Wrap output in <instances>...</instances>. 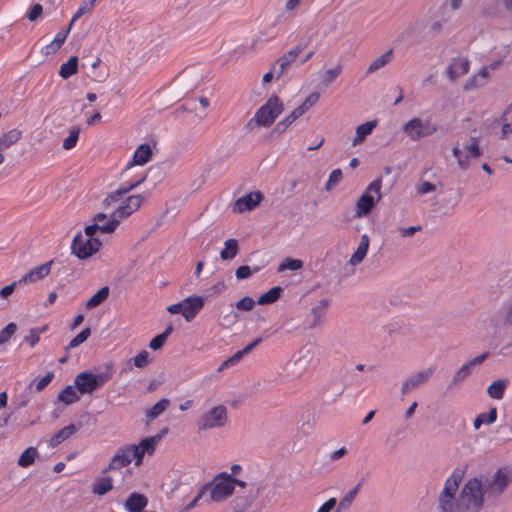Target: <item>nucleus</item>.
Masks as SVG:
<instances>
[{"label":"nucleus","instance_id":"nucleus-10","mask_svg":"<svg viewBox=\"0 0 512 512\" xmlns=\"http://www.w3.org/2000/svg\"><path fill=\"white\" fill-rule=\"evenodd\" d=\"M167 432L168 428L164 427L158 434L144 438L138 444H130L135 466L142 465L145 455L151 456L154 454L158 443Z\"/></svg>","mask_w":512,"mask_h":512},{"label":"nucleus","instance_id":"nucleus-38","mask_svg":"<svg viewBox=\"0 0 512 512\" xmlns=\"http://www.w3.org/2000/svg\"><path fill=\"white\" fill-rule=\"evenodd\" d=\"M238 253V242L235 239H228L224 243V248L220 252V257L222 260H231Z\"/></svg>","mask_w":512,"mask_h":512},{"label":"nucleus","instance_id":"nucleus-43","mask_svg":"<svg viewBox=\"0 0 512 512\" xmlns=\"http://www.w3.org/2000/svg\"><path fill=\"white\" fill-rule=\"evenodd\" d=\"M91 335L90 328L83 329L78 335H76L66 346L65 350L69 351L71 349H74L78 346H80L82 343H84L88 337Z\"/></svg>","mask_w":512,"mask_h":512},{"label":"nucleus","instance_id":"nucleus-60","mask_svg":"<svg viewBox=\"0 0 512 512\" xmlns=\"http://www.w3.org/2000/svg\"><path fill=\"white\" fill-rule=\"evenodd\" d=\"M436 189L435 185L430 182H423L417 187V192L420 195H425L430 192H433Z\"/></svg>","mask_w":512,"mask_h":512},{"label":"nucleus","instance_id":"nucleus-21","mask_svg":"<svg viewBox=\"0 0 512 512\" xmlns=\"http://www.w3.org/2000/svg\"><path fill=\"white\" fill-rule=\"evenodd\" d=\"M261 341H262L261 338H257L256 340L251 342L249 345H247L242 350L237 351L235 354H233L231 357L226 359L220 365V367L218 368V371L221 372V371H223L226 368H229V367H232V366H235L236 364H238L241 361V359L245 355L249 354Z\"/></svg>","mask_w":512,"mask_h":512},{"label":"nucleus","instance_id":"nucleus-8","mask_svg":"<svg viewBox=\"0 0 512 512\" xmlns=\"http://www.w3.org/2000/svg\"><path fill=\"white\" fill-rule=\"evenodd\" d=\"M381 188V178L375 179L367 186L364 193L358 198V200L355 203V218L365 217L373 210L375 205L382 198Z\"/></svg>","mask_w":512,"mask_h":512},{"label":"nucleus","instance_id":"nucleus-35","mask_svg":"<svg viewBox=\"0 0 512 512\" xmlns=\"http://www.w3.org/2000/svg\"><path fill=\"white\" fill-rule=\"evenodd\" d=\"M109 287L104 286L99 289L87 302V309H94L97 306L101 305L109 296Z\"/></svg>","mask_w":512,"mask_h":512},{"label":"nucleus","instance_id":"nucleus-49","mask_svg":"<svg viewBox=\"0 0 512 512\" xmlns=\"http://www.w3.org/2000/svg\"><path fill=\"white\" fill-rule=\"evenodd\" d=\"M169 400L168 399H161L158 401L155 405L152 406V408L149 410L147 416H159L162 413L165 412L167 407L169 406Z\"/></svg>","mask_w":512,"mask_h":512},{"label":"nucleus","instance_id":"nucleus-20","mask_svg":"<svg viewBox=\"0 0 512 512\" xmlns=\"http://www.w3.org/2000/svg\"><path fill=\"white\" fill-rule=\"evenodd\" d=\"M51 271V262H47L44 264H41L33 269H31L28 273L23 275L19 279V284H28V283H35L46 276L49 275Z\"/></svg>","mask_w":512,"mask_h":512},{"label":"nucleus","instance_id":"nucleus-52","mask_svg":"<svg viewBox=\"0 0 512 512\" xmlns=\"http://www.w3.org/2000/svg\"><path fill=\"white\" fill-rule=\"evenodd\" d=\"M255 301L251 297H244L236 303V308L240 311H251L254 308Z\"/></svg>","mask_w":512,"mask_h":512},{"label":"nucleus","instance_id":"nucleus-56","mask_svg":"<svg viewBox=\"0 0 512 512\" xmlns=\"http://www.w3.org/2000/svg\"><path fill=\"white\" fill-rule=\"evenodd\" d=\"M166 342L165 336H162L161 334L155 336L149 343V347L152 350H158L160 349L164 343Z\"/></svg>","mask_w":512,"mask_h":512},{"label":"nucleus","instance_id":"nucleus-62","mask_svg":"<svg viewBox=\"0 0 512 512\" xmlns=\"http://www.w3.org/2000/svg\"><path fill=\"white\" fill-rule=\"evenodd\" d=\"M42 6L40 4H35L30 12L28 13V19L30 21H34L38 18V16H40V14L42 13Z\"/></svg>","mask_w":512,"mask_h":512},{"label":"nucleus","instance_id":"nucleus-41","mask_svg":"<svg viewBox=\"0 0 512 512\" xmlns=\"http://www.w3.org/2000/svg\"><path fill=\"white\" fill-rule=\"evenodd\" d=\"M280 293H281V288L280 287H273L269 291H267L266 293L262 294L258 298L257 303L259 305H266V304L274 303L280 297Z\"/></svg>","mask_w":512,"mask_h":512},{"label":"nucleus","instance_id":"nucleus-17","mask_svg":"<svg viewBox=\"0 0 512 512\" xmlns=\"http://www.w3.org/2000/svg\"><path fill=\"white\" fill-rule=\"evenodd\" d=\"M304 46L297 45L287 51L283 56H281L273 65L274 71H276V77L279 78L285 70L289 67V65L295 61L298 55L303 51Z\"/></svg>","mask_w":512,"mask_h":512},{"label":"nucleus","instance_id":"nucleus-15","mask_svg":"<svg viewBox=\"0 0 512 512\" xmlns=\"http://www.w3.org/2000/svg\"><path fill=\"white\" fill-rule=\"evenodd\" d=\"M434 371L435 367H427L421 371L412 374L402 383L401 392L403 394H406L414 390L421 384L426 383L432 377Z\"/></svg>","mask_w":512,"mask_h":512},{"label":"nucleus","instance_id":"nucleus-2","mask_svg":"<svg viewBox=\"0 0 512 512\" xmlns=\"http://www.w3.org/2000/svg\"><path fill=\"white\" fill-rule=\"evenodd\" d=\"M145 179L146 174H143L135 180L123 183L118 189L109 193L103 200L105 209L112 210V213L120 222L131 216L141 207L144 197L140 194L124 197L131 190L143 183Z\"/></svg>","mask_w":512,"mask_h":512},{"label":"nucleus","instance_id":"nucleus-63","mask_svg":"<svg viewBox=\"0 0 512 512\" xmlns=\"http://www.w3.org/2000/svg\"><path fill=\"white\" fill-rule=\"evenodd\" d=\"M320 94L318 92H312L306 99L305 103L312 108L319 100Z\"/></svg>","mask_w":512,"mask_h":512},{"label":"nucleus","instance_id":"nucleus-5","mask_svg":"<svg viewBox=\"0 0 512 512\" xmlns=\"http://www.w3.org/2000/svg\"><path fill=\"white\" fill-rule=\"evenodd\" d=\"M452 155L456 159L457 166L462 171L468 170L471 160L477 159L482 155L480 139L478 137H470L463 143H455L452 148Z\"/></svg>","mask_w":512,"mask_h":512},{"label":"nucleus","instance_id":"nucleus-25","mask_svg":"<svg viewBox=\"0 0 512 512\" xmlns=\"http://www.w3.org/2000/svg\"><path fill=\"white\" fill-rule=\"evenodd\" d=\"M369 245H370L369 236L367 234L361 235L358 247L355 250V252L351 255L349 264L352 266H356V265L360 264L367 255Z\"/></svg>","mask_w":512,"mask_h":512},{"label":"nucleus","instance_id":"nucleus-14","mask_svg":"<svg viewBox=\"0 0 512 512\" xmlns=\"http://www.w3.org/2000/svg\"><path fill=\"white\" fill-rule=\"evenodd\" d=\"M263 195L259 191L250 192L238 198L232 206V211L244 213L255 209L262 201Z\"/></svg>","mask_w":512,"mask_h":512},{"label":"nucleus","instance_id":"nucleus-39","mask_svg":"<svg viewBox=\"0 0 512 512\" xmlns=\"http://www.w3.org/2000/svg\"><path fill=\"white\" fill-rule=\"evenodd\" d=\"M302 116L301 111L295 108L289 115L277 123L275 130L283 133L294 121Z\"/></svg>","mask_w":512,"mask_h":512},{"label":"nucleus","instance_id":"nucleus-47","mask_svg":"<svg viewBox=\"0 0 512 512\" xmlns=\"http://www.w3.org/2000/svg\"><path fill=\"white\" fill-rule=\"evenodd\" d=\"M343 178L342 171L340 169H334L326 182L325 188L327 191L332 190L335 186H337Z\"/></svg>","mask_w":512,"mask_h":512},{"label":"nucleus","instance_id":"nucleus-55","mask_svg":"<svg viewBox=\"0 0 512 512\" xmlns=\"http://www.w3.org/2000/svg\"><path fill=\"white\" fill-rule=\"evenodd\" d=\"M53 378L54 374L52 372L47 373L36 383V390L42 391L53 380Z\"/></svg>","mask_w":512,"mask_h":512},{"label":"nucleus","instance_id":"nucleus-42","mask_svg":"<svg viewBox=\"0 0 512 512\" xmlns=\"http://www.w3.org/2000/svg\"><path fill=\"white\" fill-rule=\"evenodd\" d=\"M226 418H201L196 425L199 430L210 429L225 425Z\"/></svg>","mask_w":512,"mask_h":512},{"label":"nucleus","instance_id":"nucleus-61","mask_svg":"<svg viewBox=\"0 0 512 512\" xmlns=\"http://www.w3.org/2000/svg\"><path fill=\"white\" fill-rule=\"evenodd\" d=\"M18 285H20L19 284V280L18 281H14L10 285H7V286L3 287L0 290V297L1 298H7L8 296H10L14 292L16 286H18Z\"/></svg>","mask_w":512,"mask_h":512},{"label":"nucleus","instance_id":"nucleus-57","mask_svg":"<svg viewBox=\"0 0 512 512\" xmlns=\"http://www.w3.org/2000/svg\"><path fill=\"white\" fill-rule=\"evenodd\" d=\"M336 498H330L324 502L316 512H331L336 506Z\"/></svg>","mask_w":512,"mask_h":512},{"label":"nucleus","instance_id":"nucleus-44","mask_svg":"<svg viewBox=\"0 0 512 512\" xmlns=\"http://www.w3.org/2000/svg\"><path fill=\"white\" fill-rule=\"evenodd\" d=\"M303 267V262L299 259H284L278 266V272H283L285 270L296 271Z\"/></svg>","mask_w":512,"mask_h":512},{"label":"nucleus","instance_id":"nucleus-34","mask_svg":"<svg viewBox=\"0 0 512 512\" xmlns=\"http://www.w3.org/2000/svg\"><path fill=\"white\" fill-rule=\"evenodd\" d=\"M329 305V299H322L318 302V304L315 307L312 308L311 314L313 316V322L311 323L310 327L314 328L321 324L325 310Z\"/></svg>","mask_w":512,"mask_h":512},{"label":"nucleus","instance_id":"nucleus-58","mask_svg":"<svg viewBox=\"0 0 512 512\" xmlns=\"http://www.w3.org/2000/svg\"><path fill=\"white\" fill-rule=\"evenodd\" d=\"M251 274H252L251 268L246 265L240 266L239 268H237V270L235 272L236 278L239 280L246 279Z\"/></svg>","mask_w":512,"mask_h":512},{"label":"nucleus","instance_id":"nucleus-12","mask_svg":"<svg viewBox=\"0 0 512 512\" xmlns=\"http://www.w3.org/2000/svg\"><path fill=\"white\" fill-rule=\"evenodd\" d=\"M488 356L489 353L485 352L463 364L453 375L450 384L451 387H458L460 384H462L472 374L474 368L481 365Z\"/></svg>","mask_w":512,"mask_h":512},{"label":"nucleus","instance_id":"nucleus-28","mask_svg":"<svg viewBox=\"0 0 512 512\" xmlns=\"http://www.w3.org/2000/svg\"><path fill=\"white\" fill-rule=\"evenodd\" d=\"M113 489V480L111 477L96 478L92 484L91 490L94 495L103 496Z\"/></svg>","mask_w":512,"mask_h":512},{"label":"nucleus","instance_id":"nucleus-6","mask_svg":"<svg viewBox=\"0 0 512 512\" xmlns=\"http://www.w3.org/2000/svg\"><path fill=\"white\" fill-rule=\"evenodd\" d=\"M438 131V125L431 117H413L402 126V132L413 141L432 136Z\"/></svg>","mask_w":512,"mask_h":512},{"label":"nucleus","instance_id":"nucleus-19","mask_svg":"<svg viewBox=\"0 0 512 512\" xmlns=\"http://www.w3.org/2000/svg\"><path fill=\"white\" fill-rule=\"evenodd\" d=\"M511 481V470L506 467L498 469L495 473L492 483L488 486V490L493 493H501Z\"/></svg>","mask_w":512,"mask_h":512},{"label":"nucleus","instance_id":"nucleus-45","mask_svg":"<svg viewBox=\"0 0 512 512\" xmlns=\"http://www.w3.org/2000/svg\"><path fill=\"white\" fill-rule=\"evenodd\" d=\"M342 69V65L340 64L333 68L327 69L323 76V83L325 85L332 84L337 79V77L342 73Z\"/></svg>","mask_w":512,"mask_h":512},{"label":"nucleus","instance_id":"nucleus-1","mask_svg":"<svg viewBox=\"0 0 512 512\" xmlns=\"http://www.w3.org/2000/svg\"><path fill=\"white\" fill-rule=\"evenodd\" d=\"M463 472L455 469L447 478L444 488L439 495L441 512H477L483 504L482 478L470 479L463 487L458 499L455 498Z\"/></svg>","mask_w":512,"mask_h":512},{"label":"nucleus","instance_id":"nucleus-30","mask_svg":"<svg viewBox=\"0 0 512 512\" xmlns=\"http://www.w3.org/2000/svg\"><path fill=\"white\" fill-rule=\"evenodd\" d=\"M22 137V132L19 129H11L0 136V151H4L17 143Z\"/></svg>","mask_w":512,"mask_h":512},{"label":"nucleus","instance_id":"nucleus-46","mask_svg":"<svg viewBox=\"0 0 512 512\" xmlns=\"http://www.w3.org/2000/svg\"><path fill=\"white\" fill-rule=\"evenodd\" d=\"M80 130L78 128H72L69 132V136L63 140V148L70 150L74 148L79 139Z\"/></svg>","mask_w":512,"mask_h":512},{"label":"nucleus","instance_id":"nucleus-7","mask_svg":"<svg viewBox=\"0 0 512 512\" xmlns=\"http://www.w3.org/2000/svg\"><path fill=\"white\" fill-rule=\"evenodd\" d=\"M205 493H209L210 502H221L230 497L235 490L234 478L223 472L216 475L213 480L202 486Z\"/></svg>","mask_w":512,"mask_h":512},{"label":"nucleus","instance_id":"nucleus-54","mask_svg":"<svg viewBox=\"0 0 512 512\" xmlns=\"http://www.w3.org/2000/svg\"><path fill=\"white\" fill-rule=\"evenodd\" d=\"M40 340V331L38 329H31L29 335L25 337V341L34 347Z\"/></svg>","mask_w":512,"mask_h":512},{"label":"nucleus","instance_id":"nucleus-53","mask_svg":"<svg viewBox=\"0 0 512 512\" xmlns=\"http://www.w3.org/2000/svg\"><path fill=\"white\" fill-rule=\"evenodd\" d=\"M421 230V226L399 227L397 229L399 235L403 238H411L416 232Z\"/></svg>","mask_w":512,"mask_h":512},{"label":"nucleus","instance_id":"nucleus-29","mask_svg":"<svg viewBox=\"0 0 512 512\" xmlns=\"http://www.w3.org/2000/svg\"><path fill=\"white\" fill-rule=\"evenodd\" d=\"M393 59V50L389 49L384 52L382 55L375 58L368 66L366 73L368 75L375 73L381 68L385 67L389 64Z\"/></svg>","mask_w":512,"mask_h":512},{"label":"nucleus","instance_id":"nucleus-40","mask_svg":"<svg viewBox=\"0 0 512 512\" xmlns=\"http://www.w3.org/2000/svg\"><path fill=\"white\" fill-rule=\"evenodd\" d=\"M96 1L97 0H87V1H83L79 8L77 9V11L74 13V15L72 16V19H71V22H70V27L73 26V24L80 18L82 17L83 15L91 12L96 4Z\"/></svg>","mask_w":512,"mask_h":512},{"label":"nucleus","instance_id":"nucleus-37","mask_svg":"<svg viewBox=\"0 0 512 512\" xmlns=\"http://www.w3.org/2000/svg\"><path fill=\"white\" fill-rule=\"evenodd\" d=\"M78 58L76 56L71 57L66 63L60 66L59 75L67 79L77 72Z\"/></svg>","mask_w":512,"mask_h":512},{"label":"nucleus","instance_id":"nucleus-24","mask_svg":"<svg viewBox=\"0 0 512 512\" xmlns=\"http://www.w3.org/2000/svg\"><path fill=\"white\" fill-rule=\"evenodd\" d=\"M152 149L148 144H141L135 150L132 161L127 164V169L134 165H144L151 160Z\"/></svg>","mask_w":512,"mask_h":512},{"label":"nucleus","instance_id":"nucleus-18","mask_svg":"<svg viewBox=\"0 0 512 512\" xmlns=\"http://www.w3.org/2000/svg\"><path fill=\"white\" fill-rule=\"evenodd\" d=\"M204 307V298L193 295L183 300V314L186 321L193 320L199 311Z\"/></svg>","mask_w":512,"mask_h":512},{"label":"nucleus","instance_id":"nucleus-27","mask_svg":"<svg viewBox=\"0 0 512 512\" xmlns=\"http://www.w3.org/2000/svg\"><path fill=\"white\" fill-rule=\"evenodd\" d=\"M71 28L72 27L69 26L67 29L60 30L55 35V37L51 41V43H49L48 45L43 47L42 52L45 55H50V54H53L56 51H58L62 47V45L64 44V42H65V40H66V38H67Z\"/></svg>","mask_w":512,"mask_h":512},{"label":"nucleus","instance_id":"nucleus-50","mask_svg":"<svg viewBox=\"0 0 512 512\" xmlns=\"http://www.w3.org/2000/svg\"><path fill=\"white\" fill-rule=\"evenodd\" d=\"M360 486L361 484H357L353 489H351L340 501L339 503V507L340 508H346L348 506H350V504L352 503V501L355 499L359 489H360Z\"/></svg>","mask_w":512,"mask_h":512},{"label":"nucleus","instance_id":"nucleus-22","mask_svg":"<svg viewBox=\"0 0 512 512\" xmlns=\"http://www.w3.org/2000/svg\"><path fill=\"white\" fill-rule=\"evenodd\" d=\"M490 75L488 67H482L476 74H473L464 84L465 91H471L480 87H484L489 82Z\"/></svg>","mask_w":512,"mask_h":512},{"label":"nucleus","instance_id":"nucleus-64","mask_svg":"<svg viewBox=\"0 0 512 512\" xmlns=\"http://www.w3.org/2000/svg\"><path fill=\"white\" fill-rule=\"evenodd\" d=\"M504 319L506 323H512V300L505 307Z\"/></svg>","mask_w":512,"mask_h":512},{"label":"nucleus","instance_id":"nucleus-33","mask_svg":"<svg viewBox=\"0 0 512 512\" xmlns=\"http://www.w3.org/2000/svg\"><path fill=\"white\" fill-rule=\"evenodd\" d=\"M77 431V427L74 424H70L68 426H65L64 428L60 429L56 434H54L50 440L49 445L51 447H56L59 444H61L64 440L69 438L71 435H73Z\"/></svg>","mask_w":512,"mask_h":512},{"label":"nucleus","instance_id":"nucleus-4","mask_svg":"<svg viewBox=\"0 0 512 512\" xmlns=\"http://www.w3.org/2000/svg\"><path fill=\"white\" fill-rule=\"evenodd\" d=\"M114 369L111 365H107L104 370L98 373L81 372L74 380L81 394H92L94 391L100 389L113 377Z\"/></svg>","mask_w":512,"mask_h":512},{"label":"nucleus","instance_id":"nucleus-32","mask_svg":"<svg viewBox=\"0 0 512 512\" xmlns=\"http://www.w3.org/2000/svg\"><path fill=\"white\" fill-rule=\"evenodd\" d=\"M508 384V379H497L488 386L487 394L493 399H502Z\"/></svg>","mask_w":512,"mask_h":512},{"label":"nucleus","instance_id":"nucleus-26","mask_svg":"<svg viewBox=\"0 0 512 512\" xmlns=\"http://www.w3.org/2000/svg\"><path fill=\"white\" fill-rule=\"evenodd\" d=\"M377 126V120L367 121L356 128L355 137L352 140V146H358L364 142Z\"/></svg>","mask_w":512,"mask_h":512},{"label":"nucleus","instance_id":"nucleus-31","mask_svg":"<svg viewBox=\"0 0 512 512\" xmlns=\"http://www.w3.org/2000/svg\"><path fill=\"white\" fill-rule=\"evenodd\" d=\"M81 395L77 385H69L59 394L58 400L65 405H70L78 401Z\"/></svg>","mask_w":512,"mask_h":512},{"label":"nucleus","instance_id":"nucleus-36","mask_svg":"<svg viewBox=\"0 0 512 512\" xmlns=\"http://www.w3.org/2000/svg\"><path fill=\"white\" fill-rule=\"evenodd\" d=\"M37 456V449L35 447H28L21 453L18 459V465L27 468L34 463Z\"/></svg>","mask_w":512,"mask_h":512},{"label":"nucleus","instance_id":"nucleus-48","mask_svg":"<svg viewBox=\"0 0 512 512\" xmlns=\"http://www.w3.org/2000/svg\"><path fill=\"white\" fill-rule=\"evenodd\" d=\"M16 330H17V326L13 322L6 325L0 331V345L7 343L10 340V338L15 334Z\"/></svg>","mask_w":512,"mask_h":512},{"label":"nucleus","instance_id":"nucleus-13","mask_svg":"<svg viewBox=\"0 0 512 512\" xmlns=\"http://www.w3.org/2000/svg\"><path fill=\"white\" fill-rule=\"evenodd\" d=\"M134 462V456L130 445H125L117 450L110 463L103 469L105 474L112 470H120Z\"/></svg>","mask_w":512,"mask_h":512},{"label":"nucleus","instance_id":"nucleus-3","mask_svg":"<svg viewBox=\"0 0 512 512\" xmlns=\"http://www.w3.org/2000/svg\"><path fill=\"white\" fill-rule=\"evenodd\" d=\"M283 110L282 100L278 96L272 95L248 121L247 128L253 130L255 127H270Z\"/></svg>","mask_w":512,"mask_h":512},{"label":"nucleus","instance_id":"nucleus-11","mask_svg":"<svg viewBox=\"0 0 512 512\" xmlns=\"http://www.w3.org/2000/svg\"><path fill=\"white\" fill-rule=\"evenodd\" d=\"M121 222L118 218L114 216L111 212L107 213H98L94 217V224L87 226L88 231H91L94 235L97 232L102 234H111L113 233Z\"/></svg>","mask_w":512,"mask_h":512},{"label":"nucleus","instance_id":"nucleus-59","mask_svg":"<svg viewBox=\"0 0 512 512\" xmlns=\"http://www.w3.org/2000/svg\"><path fill=\"white\" fill-rule=\"evenodd\" d=\"M206 495L205 490L201 487L200 491L197 493V495L189 502V504L186 505L184 508V511H189L193 509L198 502Z\"/></svg>","mask_w":512,"mask_h":512},{"label":"nucleus","instance_id":"nucleus-23","mask_svg":"<svg viewBox=\"0 0 512 512\" xmlns=\"http://www.w3.org/2000/svg\"><path fill=\"white\" fill-rule=\"evenodd\" d=\"M148 504V499L145 495L137 492H132L126 499L124 507L128 512H142Z\"/></svg>","mask_w":512,"mask_h":512},{"label":"nucleus","instance_id":"nucleus-9","mask_svg":"<svg viewBox=\"0 0 512 512\" xmlns=\"http://www.w3.org/2000/svg\"><path fill=\"white\" fill-rule=\"evenodd\" d=\"M101 247V242L95 235L85 228L84 233H78L71 244L73 254L79 259H87L95 254Z\"/></svg>","mask_w":512,"mask_h":512},{"label":"nucleus","instance_id":"nucleus-16","mask_svg":"<svg viewBox=\"0 0 512 512\" xmlns=\"http://www.w3.org/2000/svg\"><path fill=\"white\" fill-rule=\"evenodd\" d=\"M469 69L470 61L468 60V58L459 56L451 59L446 69V74L451 81H455L459 77H462L465 74H467L469 72Z\"/></svg>","mask_w":512,"mask_h":512},{"label":"nucleus","instance_id":"nucleus-51","mask_svg":"<svg viewBox=\"0 0 512 512\" xmlns=\"http://www.w3.org/2000/svg\"><path fill=\"white\" fill-rule=\"evenodd\" d=\"M149 362V353L146 350H142L133 358V363L137 368H144L149 364Z\"/></svg>","mask_w":512,"mask_h":512}]
</instances>
